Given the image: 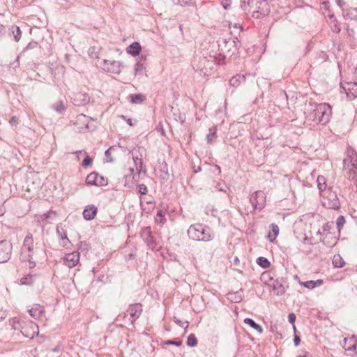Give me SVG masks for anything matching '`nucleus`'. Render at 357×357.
Returning <instances> with one entry per match:
<instances>
[{
    "label": "nucleus",
    "instance_id": "nucleus-1",
    "mask_svg": "<svg viewBox=\"0 0 357 357\" xmlns=\"http://www.w3.org/2000/svg\"><path fill=\"white\" fill-rule=\"evenodd\" d=\"M189 237L194 241H210L213 238L211 229L201 224L192 225L188 229Z\"/></svg>",
    "mask_w": 357,
    "mask_h": 357
},
{
    "label": "nucleus",
    "instance_id": "nucleus-2",
    "mask_svg": "<svg viewBox=\"0 0 357 357\" xmlns=\"http://www.w3.org/2000/svg\"><path fill=\"white\" fill-rule=\"evenodd\" d=\"M267 6V2L264 0H240V6L245 13L257 14L256 17L259 15H266L264 10V6Z\"/></svg>",
    "mask_w": 357,
    "mask_h": 357
},
{
    "label": "nucleus",
    "instance_id": "nucleus-3",
    "mask_svg": "<svg viewBox=\"0 0 357 357\" xmlns=\"http://www.w3.org/2000/svg\"><path fill=\"white\" fill-rule=\"evenodd\" d=\"M332 109L328 103L318 104L313 110V121L317 123L326 124L331 119Z\"/></svg>",
    "mask_w": 357,
    "mask_h": 357
},
{
    "label": "nucleus",
    "instance_id": "nucleus-4",
    "mask_svg": "<svg viewBox=\"0 0 357 357\" xmlns=\"http://www.w3.org/2000/svg\"><path fill=\"white\" fill-rule=\"evenodd\" d=\"M322 205L328 209H337L340 204L336 193L331 189L322 192Z\"/></svg>",
    "mask_w": 357,
    "mask_h": 357
},
{
    "label": "nucleus",
    "instance_id": "nucleus-5",
    "mask_svg": "<svg viewBox=\"0 0 357 357\" xmlns=\"http://www.w3.org/2000/svg\"><path fill=\"white\" fill-rule=\"evenodd\" d=\"M343 167L349 174V178L354 179L357 175V155L354 153L347 155L343 160Z\"/></svg>",
    "mask_w": 357,
    "mask_h": 357
},
{
    "label": "nucleus",
    "instance_id": "nucleus-6",
    "mask_svg": "<svg viewBox=\"0 0 357 357\" xmlns=\"http://www.w3.org/2000/svg\"><path fill=\"white\" fill-rule=\"evenodd\" d=\"M142 310V305L140 303L130 305L127 310V313H125L123 316L125 323H127L128 320V321L132 325L134 322L141 316Z\"/></svg>",
    "mask_w": 357,
    "mask_h": 357
},
{
    "label": "nucleus",
    "instance_id": "nucleus-7",
    "mask_svg": "<svg viewBox=\"0 0 357 357\" xmlns=\"http://www.w3.org/2000/svg\"><path fill=\"white\" fill-rule=\"evenodd\" d=\"M250 201L254 208L260 211L265 206L266 197L264 191L258 190L251 195Z\"/></svg>",
    "mask_w": 357,
    "mask_h": 357
},
{
    "label": "nucleus",
    "instance_id": "nucleus-8",
    "mask_svg": "<svg viewBox=\"0 0 357 357\" xmlns=\"http://www.w3.org/2000/svg\"><path fill=\"white\" fill-rule=\"evenodd\" d=\"M91 118L83 114H78L74 122L75 129L79 132H85L89 130V122Z\"/></svg>",
    "mask_w": 357,
    "mask_h": 357
},
{
    "label": "nucleus",
    "instance_id": "nucleus-9",
    "mask_svg": "<svg viewBox=\"0 0 357 357\" xmlns=\"http://www.w3.org/2000/svg\"><path fill=\"white\" fill-rule=\"evenodd\" d=\"M13 250L12 243L6 240L0 241V263L8 261L11 256Z\"/></svg>",
    "mask_w": 357,
    "mask_h": 357
},
{
    "label": "nucleus",
    "instance_id": "nucleus-10",
    "mask_svg": "<svg viewBox=\"0 0 357 357\" xmlns=\"http://www.w3.org/2000/svg\"><path fill=\"white\" fill-rule=\"evenodd\" d=\"M86 183L96 186H106L107 185V179L96 172H92L86 178Z\"/></svg>",
    "mask_w": 357,
    "mask_h": 357
},
{
    "label": "nucleus",
    "instance_id": "nucleus-11",
    "mask_svg": "<svg viewBox=\"0 0 357 357\" xmlns=\"http://www.w3.org/2000/svg\"><path fill=\"white\" fill-rule=\"evenodd\" d=\"M122 63L118 61L103 60L102 68L105 71L119 74L121 71Z\"/></svg>",
    "mask_w": 357,
    "mask_h": 357
},
{
    "label": "nucleus",
    "instance_id": "nucleus-12",
    "mask_svg": "<svg viewBox=\"0 0 357 357\" xmlns=\"http://www.w3.org/2000/svg\"><path fill=\"white\" fill-rule=\"evenodd\" d=\"M340 85L349 99L353 100L357 98V82H341Z\"/></svg>",
    "mask_w": 357,
    "mask_h": 357
},
{
    "label": "nucleus",
    "instance_id": "nucleus-13",
    "mask_svg": "<svg viewBox=\"0 0 357 357\" xmlns=\"http://www.w3.org/2000/svg\"><path fill=\"white\" fill-rule=\"evenodd\" d=\"M25 337L33 339L36 335H38V326L34 322L29 321L26 326H23L20 331Z\"/></svg>",
    "mask_w": 357,
    "mask_h": 357
},
{
    "label": "nucleus",
    "instance_id": "nucleus-14",
    "mask_svg": "<svg viewBox=\"0 0 357 357\" xmlns=\"http://www.w3.org/2000/svg\"><path fill=\"white\" fill-rule=\"evenodd\" d=\"M217 59L214 56L209 55L208 56H203L200 58L199 61V66L198 68L200 70L213 69L215 63L216 62Z\"/></svg>",
    "mask_w": 357,
    "mask_h": 357
},
{
    "label": "nucleus",
    "instance_id": "nucleus-15",
    "mask_svg": "<svg viewBox=\"0 0 357 357\" xmlns=\"http://www.w3.org/2000/svg\"><path fill=\"white\" fill-rule=\"evenodd\" d=\"M71 99L75 105L82 106L89 102L90 97L86 93L77 92L73 93Z\"/></svg>",
    "mask_w": 357,
    "mask_h": 357
},
{
    "label": "nucleus",
    "instance_id": "nucleus-16",
    "mask_svg": "<svg viewBox=\"0 0 357 357\" xmlns=\"http://www.w3.org/2000/svg\"><path fill=\"white\" fill-rule=\"evenodd\" d=\"M79 261V253L78 252L68 253L63 257L64 264L69 268L75 267Z\"/></svg>",
    "mask_w": 357,
    "mask_h": 357
},
{
    "label": "nucleus",
    "instance_id": "nucleus-17",
    "mask_svg": "<svg viewBox=\"0 0 357 357\" xmlns=\"http://www.w3.org/2000/svg\"><path fill=\"white\" fill-rule=\"evenodd\" d=\"M219 47L223 53L227 52L228 54H234L236 51V42L234 40L229 38L228 40H224L219 44Z\"/></svg>",
    "mask_w": 357,
    "mask_h": 357
},
{
    "label": "nucleus",
    "instance_id": "nucleus-18",
    "mask_svg": "<svg viewBox=\"0 0 357 357\" xmlns=\"http://www.w3.org/2000/svg\"><path fill=\"white\" fill-rule=\"evenodd\" d=\"M141 237L146 243L147 245L151 249L155 248V243L151 234V228L149 227H144L141 231Z\"/></svg>",
    "mask_w": 357,
    "mask_h": 357
},
{
    "label": "nucleus",
    "instance_id": "nucleus-19",
    "mask_svg": "<svg viewBox=\"0 0 357 357\" xmlns=\"http://www.w3.org/2000/svg\"><path fill=\"white\" fill-rule=\"evenodd\" d=\"M97 211H98V208L95 205H93V204L88 205L83 211L84 218L86 220H93L97 213Z\"/></svg>",
    "mask_w": 357,
    "mask_h": 357
},
{
    "label": "nucleus",
    "instance_id": "nucleus-20",
    "mask_svg": "<svg viewBox=\"0 0 357 357\" xmlns=\"http://www.w3.org/2000/svg\"><path fill=\"white\" fill-rule=\"evenodd\" d=\"M56 213L53 211H50L47 213H43V215H36V220L40 224L45 225L46 224L50 223L49 219H52L55 217Z\"/></svg>",
    "mask_w": 357,
    "mask_h": 357
},
{
    "label": "nucleus",
    "instance_id": "nucleus-21",
    "mask_svg": "<svg viewBox=\"0 0 357 357\" xmlns=\"http://www.w3.org/2000/svg\"><path fill=\"white\" fill-rule=\"evenodd\" d=\"M44 312V307L39 304H34L29 310V314L35 319H39Z\"/></svg>",
    "mask_w": 357,
    "mask_h": 357
},
{
    "label": "nucleus",
    "instance_id": "nucleus-22",
    "mask_svg": "<svg viewBox=\"0 0 357 357\" xmlns=\"http://www.w3.org/2000/svg\"><path fill=\"white\" fill-rule=\"evenodd\" d=\"M141 50H142V47H141L140 44L138 42L132 43L126 49L127 52L133 56H136L139 55Z\"/></svg>",
    "mask_w": 357,
    "mask_h": 357
},
{
    "label": "nucleus",
    "instance_id": "nucleus-23",
    "mask_svg": "<svg viewBox=\"0 0 357 357\" xmlns=\"http://www.w3.org/2000/svg\"><path fill=\"white\" fill-rule=\"evenodd\" d=\"M328 18L330 20L329 21V25L331 29V30L335 33H340L341 31L340 25L337 20L336 18H335L333 14L328 15Z\"/></svg>",
    "mask_w": 357,
    "mask_h": 357
},
{
    "label": "nucleus",
    "instance_id": "nucleus-24",
    "mask_svg": "<svg viewBox=\"0 0 357 357\" xmlns=\"http://www.w3.org/2000/svg\"><path fill=\"white\" fill-rule=\"evenodd\" d=\"M23 246L24 248H26L29 252H33V236L31 233H28L27 235L26 236L24 240Z\"/></svg>",
    "mask_w": 357,
    "mask_h": 357
},
{
    "label": "nucleus",
    "instance_id": "nucleus-25",
    "mask_svg": "<svg viewBox=\"0 0 357 357\" xmlns=\"http://www.w3.org/2000/svg\"><path fill=\"white\" fill-rule=\"evenodd\" d=\"M300 284L305 287L307 289H312L317 286H320L323 284L322 280H309L306 282H299Z\"/></svg>",
    "mask_w": 357,
    "mask_h": 357
},
{
    "label": "nucleus",
    "instance_id": "nucleus-26",
    "mask_svg": "<svg viewBox=\"0 0 357 357\" xmlns=\"http://www.w3.org/2000/svg\"><path fill=\"white\" fill-rule=\"evenodd\" d=\"M271 228L272 231L268 233L267 238L271 242H273L278 236L279 227L276 224L273 223L271 225Z\"/></svg>",
    "mask_w": 357,
    "mask_h": 357
},
{
    "label": "nucleus",
    "instance_id": "nucleus-27",
    "mask_svg": "<svg viewBox=\"0 0 357 357\" xmlns=\"http://www.w3.org/2000/svg\"><path fill=\"white\" fill-rule=\"evenodd\" d=\"M245 80V75H236L229 80V84L232 86L237 87L241 82H244Z\"/></svg>",
    "mask_w": 357,
    "mask_h": 357
},
{
    "label": "nucleus",
    "instance_id": "nucleus-28",
    "mask_svg": "<svg viewBox=\"0 0 357 357\" xmlns=\"http://www.w3.org/2000/svg\"><path fill=\"white\" fill-rule=\"evenodd\" d=\"M213 188L220 192L227 193L230 188L225 182H213Z\"/></svg>",
    "mask_w": 357,
    "mask_h": 357
},
{
    "label": "nucleus",
    "instance_id": "nucleus-29",
    "mask_svg": "<svg viewBox=\"0 0 357 357\" xmlns=\"http://www.w3.org/2000/svg\"><path fill=\"white\" fill-rule=\"evenodd\" d=\"M56 232L59 235V236L61 238L62 242L61 243V244L63 246V247H66L68 245V243H70L68 237H67V234H66V231L63 229H62V231H60L59 229V227H56Z\"/></svg>",
    "mask_w": 357,
    "mask_h": 357
},
{
    "label": "nucleus",
    "instance_id": "nucleus-30",
    "mask_svg": "<svg viewBox=\"0 0 357 357\" xmlns=\"http://www.w3.org/2000/svg\"><path fill=\"white\" fill-rule=\"evenodd\" d=\"M228 299L233 303H239L242 301V291H236L228 294Z\"/></svg>",
    "mask_w": 357,
    "mask_h": 357
},
{
    "label": "nucleus",
    "instance_id": "nucleus-31",
    "mask_svg": "<svg viewBox=\"0 0 357 357\" xmlns=\"http://www.w3.org/2000/svg\"><path fill=\"white\" fill-rule=\"evenodd\" d=\"M244 323L250 326L252 328L255 329L259 333L261 334L263 333V329L261 326L255 323L253 319L250 318H245L244 319Z\"/></svg>",
    "mask_w": 357,
    "mask_h": 357
},
{
    "label": "nucleus",
    "instance_id": "nucleus-32",
    "mask_svg": "<svg viewBox=\"0 0 357 357\" xmlns=\"http://www.w3.org/2000/svg\"><path fill=\"white\" fill-rule=\"evenodd\" d=\"M135 150L132 152L133 160L135 164L136 170L138 171V172H141L142 171V165L143 162L142 159L139 158L137 155H135Z\"/></svg>",
    "mask_w": 357,
    "mask_h": 357
},
{
    "label": "nucleus",
    "instance_id": "nucleus-33",
    "mask_svg": "<svg viewBox=\"0 0 357 357\" xmlns=\"http://www.w3.org/2000/svg\"><path fill=\"white\" fill-rule=\"evenodd\" d=\"M317 182L318 188L321 192H324L327 190H326V178L324 176H319L317 177Z\"/></svg>",
    "mask_w": 357,
    "mask_h": 357
},
{
    "label": "nucleus",
    "instance_id": "nucleus-34",
    "mask_svg": "<svg viewBox=\"0 0 357 357\" xmlns=\"http://www.w3.org/2000/svg\"><path fill=\"white\" fill-rule=\"evenodd\" d=\"M9 324L15 331L21 330L23 327L20 320L16 317H13L9 319Z\"/></svg>",
    "mask_w": 357,
    "mask_h": 357
},
{
    "label": "nucleus",
    "instance_id": "nucleus-35",
    "mask_svg": "<svg viewBox=\"0 0 357 357\" xmlns=\"http://www.w3.org/2000/svg\"><path fill=\"white\" fill-rule=\"evenodd\" d=\"M216 131L217 128L215 127H213L209 129L208 133L206 135L208 143H212L216 139Z\"/></svg>",
    "mask_w": 357,
    "mask_h": 357
},
{
    "label": "nucleus",
    "instance_id": "nucleus-36",
    "mask_svg": "<svg viewBox=\"0 0 357 357\" xmlns=\"http://www.w3.org/2000/svg\"><path fill=\"white\" fill-rule=\"evenodd\" d=\"M130 102L134 104H140L142 103L145 98L142 94H134L130 96Z\"/></svg>",
    "mask_w": 357,
    "mask_h": 357
},
{
    "label": "nucleus",
    "instance_id": "nucleus-37",
    "mask_svg": "<svg viewBox=\"0 0 357 357\" xmlns=\"http://www.w3.org/2000/svg\"><path fill=\"white\" fill-rule=\"evenodd\" d=\"M11 29L14 36L15 40L17 42L19 41L22 36V31L20 27L17 26H13Z\"/></svg>",
    "mask_w": 357,
    "mask_h": 357
},
{
    "label": "nucleus",
    "instance_id": "nucleus-38",
    "mask_svg": "<svg viewBox=\"0 0 357 357\" xmlns=\"http://www.w3.org/2000/svg\"><path fill=\"white\" fill-rule=\"evenodd\" d=\"M33 282V276L31 275H27L20 280V284L24 285H30Z\"/></svg>",
    "mask_w": 357,
    "mask_h": 357
},
{
    "label": "nucleus",
    "instance_id": "nucleus-39",
    "mask_svg": "<svg viewBox=\"0 0 357 357\" xmlns=\"http://www.w3.org/2000/svg\"><path fill=\"white\" fill-rule=\"evenodd\" d=\"M257 262L260 266H261L264 268H266L270 266L269 261L264 257H258L257 259Z\"/></svg>",
    "mask_w": 357,
    "mask_h": 357
},
{
    "label": "nucleus",
    "instance_id": "nucleus-40",
    "mask_svg": "<svg viewBox=\"0 0 357 357\" xmlns=\"http://www.w3.org/2000/svg\"><path fill=\"white\" fill-rule=\"evenodd\" d=\"M145 70V67L144 65L139 62H137L135 66V75H142Z\"/></svg>",
    "mask_w": 357,
    "mask_h": 357
},
{
    "label": "nucleus",
    "instance_id": "nucleus-41",
    "mask_svg": "<svg viewBox=\"0 0 357 357\" xmlns=\"http://www.w3.org/2000/svg\"><path fill=\"white\" fill-rule=\"evenodd\" d=\"M186 344L188 347H190L197 346V340L194 334L192 333L188 337Z\"/></svg>",
    "mask_w": 357,
    "mask_h": 357
},
{
    "label": "nucleus",
    "instance_id": "nucleus-42",
    "mask_svg": "<svg viewBox=\"0 0 357 357\" xmlns=\"http://www.w3.org/2000/svg\"><path fill=\"white\" fill-rule=\"evenodd\" d=\"M273 290L275 291L277 295H282L285 291L284 287L278 282L273 285Z\"/></svg>",
    "mask_w": 357,
    "mask_h": 357
},
{
    "label": "nucleus",
    "instance_id": "nucleus-43",
    "mask_svg": "<svg viewBox=\"0 0 357 357\" xmlns=\"http://www.w3.org/2000/svg\"><path fill=\"white\" fill-rule=\"evenodd\" d=\"M53 108L57 112L61 113L66 109L64 104L62 101H59L54 105Z\"/></svg>",
    "mask_w": 357,
    "mask_h": 357
},
{
    "label": "nucleus",
    "instance_id": "nucleus-44",
    "mask_svg": "<svg viewBox=\"0 0 357 357\" xmlns=\"http://www.w3.org/2000/svg\"><path fill=\"white\" fill-rule=\"evenodd\" d=\"M344 223H345V218H344V217L342 216V215L339 216L337 218V222H336L337 227L339 230L341 229V228L343 227Z\"/></svg>",
    "mask_w": 357,
    "mask_h": 357
},
{
    "label": "nucleus",
    "instance_id": "nucleus-45",
    "mask_svg": "<svg viewBox=\"0 0 357 357\" xmlns=\"http://www.w3.org/2000/svg\"><path fill=\"white\" fill-rule=\"evenodd\" d=\"M157 216L160 218V219H156V222L159 224H163L165 222V219L164 218L163 212L162 210H159L157 213Z\"/></svg>",
    "mask_w": 357,
    "mask_h": 357
},
{
    "label": "nucleus",
    "instance_id": "nucleus-46",
    "mask_svg": "<svg viewBox=\"0 0 357 357\" xmlns=\"http://www.w3.org/2000/svg\"><path fill=\"white\" fill-rule=\"evenodd\" d=\"M113 147H109L106 151H105V157H106V162H114V160L110 157V153L111 151L113 150Z\"/></svg>",
    "mask_w": 357,
    "mask_h": 357
},
{
    "label": "nucleus",
    "instance_id": "nucleus-47",
    "mask_svg": "<svg viewBox=\"0 0 357 357\" xmlns=\"http://www.w3.org/2000/svg\"><path fill=\"white\" fill-rule=\"evenodd\" d=\"M92 163V160L89 155H86L84 158L83 162H82V166L84 167H88Z\"/></svg>",
    "mask_w": 357,
    "mask_h": 357
},
{
    "label": "nucleus",
    "instance_id": "nucleus-48",
    "mask_svg": "<svg viewBox=\"0 0 357 357\" xmlns=\"http://www.w3.org/2000/svg\"><path fill=\"white\" fill-rule=\"evenodd\" d=\"M289 321L293 324L294 330L296 332V326L294 325L296 321V315L294 313H290L288 316Z\"/></svg>",
    "mask_w": 357,
    "mask_h": 357
},
{
    "label": "nucleus",
    "instance_id": "nucleus-49",
    "mask_svg": "<svg viewBox=\"0 0 357 357\" xmlns=\"http://www.w3.org/2000/svg\"><path fill=\"white\" fill-rule=\"evenodd\" d=\"M139 192L142 195H146L147 192V188L144 184H139L138 185Z\"/></svg>",
    "mask_w": 357,
    "mask_h": 357
},
{
    "label": "nucleus",
    "instance_id": "nucleus-50",
    "mask_svg": "<svg viewBox=\"0 0 357 357\" xmlns=\"http://www.w3.org/2000/svg\"><path fill=\"white\" fill-rule=\"evenodd\" d=\"M166 344L168 345H175L176 347H180L182 344L181 341H174V340H167Z\"/></svg>",
    "mask_w": 357,
    "mask_h": 357
},
{
    "label": "nucleus",
    "instance_id": "nucleus-51",
    "mask_svg": "<svg viewBox=\"0 0 357 357\" xmlns=\"http://www.w3.org/2000/svg\"><path fill=\"white\" fill-rule=\"evenodd\" d=\"M8 316V312L6 310L1 309L0 310V321L5 319Z\"/></svg>",
    "mask_w": 357,
    "mask_h": 357
},
{
    "label": "nucleus",
    "instance_id": "nucleus-52",
    "mask_svg": "<svg viewBox=\"0 0 357 357\" xmlns=\"http://www.w3.org/2000/svg\"><path fill=\"white\" fill-rule=\"evenodd\" d=\"M225 56H221L220 54V56L218 57H216L217 59V61L215 63V64H218V65H222L225 63Z\"/></svg>",
    "mask_w": 357,
    "mask_h": 357
},
{
    "label": "nucleus",
    "instance_id": "nucleus-53",
    "mask_svg": "<svg viewBox=\"0 0 357 357\" xmlns=\"http://www.w3.org/2000/svg\"><path fill=\"white\" fill-rule=\"evenodd\" d=\"M192 0H178V3L181 6L189 5L190 4Z\"/></svg>",
    "mask_w": 357,
    "mask_h": 357
},
{
    "label": "nucleus",
    "instance_id": "nucleus-54",
    "mask_svg": "<svg viewBox=\"0 0 357 357\" xmlns=\"http://www.w3.org/2000/svg\"><path fill=\"white\" fill-rule=\"evenodd\" d=\"M333 263L336 267H342L343 266V264H342L341 261L337 262L336 256L334 257Z\"/></svg>",
    "mask_w": 357,
    "mask_h": 357
},
{
    "label": "nucleus",
    "instance_id": "nucleus-55",
    "mask_svg": "<svg viewBox=\"0 0 357 357\" xmlns=\"http://www.w3.org/2000/svg\"><path fill=\"white\" fill-rule=\"evenodd\" d=\"M300 342H301V339H300L299 336L295 335L294 338V342L295 346L298 347L300 344Z\"/></svg>",
    "mask_w": 357,
    "mask_h": 357
},
{
    "label": "nucleus",
    "instance_id": "nucleus-56",
    "mask_svg": "<svg viewBox=\"0 0 357 357\" xmlns=\"http://www.w3.org/2000/svg\"><path fill=\"white\" fill-rule=\"evenodd\" d=\"M175 321L181 327H184L185 324V327H188V322L184 323V322H183V321H180L178 319H176Z\"/></svg>",
    "mask_w": 357,
    "mask_h": 357
},
{
    "label": "nucleus",
    "instance_id": "nucleus-57",
    "mask_svg": "<svg viewBox=\"0 0 357 357\" xmlns=\"http://www.w3.org/2000/svg\"><path fill=\"white\" fill-rule=\"evenodd\" d=\"M10 123L12 124V125H15V124H17L18 123V119L16 116H13L10 121Z\"/></svg>",
    "mask_w": 357,
    "mask_h": 357
},
{
    "label": "nucleus",
    "instance_id": "nucleus-58",
    "mask_svg": "<svg viewBox=\"0 0 357 357\" xmlns=\"http://www.w3.org/2000/svg\"><path fill=\"white\" fill-rule=\"evenodd\" d=\"M5 33V27L4 26L0 23V38Z\"/></svg>",
    "mask_w": 357,
    "mask_h": 357
},
{
    "label": "nucleus",
    "instance_id": "nucleus-59",
    "mask_svg": "<svg viewBox=\"0 0 357 357\" xmlns=\"http://www.w3.org/2000/svg\"><path fill=\"white\" fill-rule=\"evenodd\" d=\"M356 349H357V345L356 344H354L351 347H349L347 349V350L348 351H354V350H356Z\"/></svg>",
    "mask_w": 357,
    "mask_h": 357
},
{
    "label": "nucleus",
    "instance_id": "nucleus-60",
    "mask_svg": "<svg viewBox=\"0 0 357 357\" xmlns=\"http://www.w3.org/2000/svg\"><path fill=\"white\" fill-rule=\"evenodd\" d=\"M138 151H139L141 156H142L143 153H145V152H146V150L144 148H141V147L138 148Z\"/></svg>",
    "mask_w": 357,
    "mask_h": 357
},
{
    "label": "nucleus",
    "instance_id": "nucleus-61",
    "mask_svg": "<svg viewBox=\"0 0 357 357\" xmlns=\"http://www.w3.org/2000/svg\"><path fill=\"white\" fill-rule=\"evenodd\" d=\"M60 351V345L58 344L56 347L52 349L54 352H59Z\"/></svg>",
    "mask_w": 357,
    "mask_h": 357
},
{
    "label": "nucleus",
    "instance_id": "nucleus-62",
    "mask_svg": "<svg viewBox=\"0 0 357 357\" xmlns=\"http://www.w3.org/2000/svg\"><path fill=\"white\" fill-rule=\"evenodd\" d=\"M5 213V208L3 206H0V216H2Z\"/></svg>",
    "mask_w": 357,
    "mask_h": 357
},
{
    "label": "nucleus",
    "instance_id": "nucleus-63",
    "mask_svg": "<svg viewBox=\"0 0 357 357\" xmlns=\"http://www.w3.org/2000/svg\"><path fill=\"white\" fill-rule=\"evenodd\" d=\"M351 14H354L355 15H357V8H351L350 10Z\"/></svg>",
    "mask_w": 357,
    "mask_h": 357
},
{
    "label": "nucleus",
    "instance_id": "nucleus-64",
    "mask_svg": "<svg viewBox=\"0 0 357 357\" xmlns=\"http://www.w3.org/2000/svg\"><path fill=\"white\" fill-rule=\"evenodd\" d=\"M127 123H128L130 126H132V120H131L130 119H128Z\"/></svg>",
    "mask_w": 357,
    "mask_h": 357
}]
</instances>
